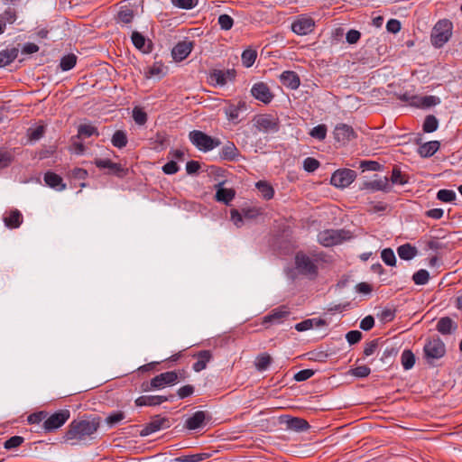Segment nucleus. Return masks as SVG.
I'll return each mask as SVG.
<instances>
[{"instance_id":"f3484780","label":"nucleus","mask_w":462,"mask_h":462,"mask_svg":"<svg viewBox=\"0 0 462 462\" xmlns=\"http://www.w3.org/2000/svg\"><path fill=\"white\" fill-rule=\"evenodd\" d=\"M94 164L98 169H107V173L113 174L117 177H124L126 174V171L122 167L121 164L113 162L109 159H96Z\"/></svg>"},{"instance_id":"aec40b11","label":"nucleus","mask_w":462,"mask_h":462,"mask_svg":"<svg viewBox=\"0 0 462 462\" xmlns=\"http://www.w3.org/2000/svg\"><path fill=\"white\" fill-rule=\"evenodd\" d=\"M285 307L274 309L268 315L264 316L262 324L268 328L271 325L281 324L285 317L289 315Z\"/></svg>"},{"instance_id":"393cba45","label":"nucleus","mask_w":462,"mask_h":462,"mask_svg":"<svg viewBox=\"0 0 462 462\" xmlns=\"http://www.w3.org/2000/svg\"><path fill=\"white\" fill-rule=\"evenodd\" d=\"M205 419L206 412L203 411H198L186 419L185 428L189 430H198L203 426Z\"/></svg>"},{"instance_id":"774afa93","label":"nucleus","mask_w":462,"mask_h":462,"mask_svg":"<svg viewBox=\"0 0 462 462\" xmlns=\"http://www.w3.org/2000/svg\"><path fill=\"white\" fill-rule=\"evenodd\" d=\"M346 338L350 345H354L361 340L362 333L359 330H351L346 333Z\"/></svg>"},{"instance_id":"9d476101","label":"nucleus","mask_w":462,"mask_h":462,"mask_svg":"<svg viewBox=\"0 0 462 462\" xmlns=\"http://www.w3.org/2000/svg\"><path fill=\"white\" fill-rule=\"evenodd\" d=\"M226 106L223 110L228 121L238 124L240 122V115L247 110V104L244 100H238L236 103L226 100Z\"/></svg>"},{"instance_id":"0e129e2a","label":"nucleus","mask_w":462,"mask_h":462,"mask_svg":"<svg viewBox=\"0 0 462 462\" xmlns=\"http://www.w3.org/2000/svg\"><path fill=\"white\" fill-rule=\"evenodd\" d=\"M381 164L375 161H362L360 162V168L364 171H377L381 169Z\"/></svg>"},{"instance_id":"864d4df0","label":"nucleus","mask_w":462,"mask_h":462,"mask_svg":"<svg viewBox=\"0 0 462 462\" xmlns=\"http://www.w3.org/2000/svg\"><path fill=\"white\" fill-rule=\"evenodd\" d=\"M24 441V439L21 436H13L4 443V448L6 449H14L21 446Z\"/></svg>"},{"instance_id":"ea45409f","label":"nucleus","mask_w":462,"mask_h":462,"mask_svg":"<svg viewBox=\"0 0 462 462\" xmlns=\"http://www.w3.org/2000/svg\"><path fill=\"white\" fill-rule=\"evenodd\" d=\"M134 16V11L130 7L123 6L117 14V22L127 24L133 21Z\"/></svg>"},{"instance_id":"a18cd8bd","label":"nucleus","mask_w":462,"mask_h":462,"mask_svg":"<svg viewBox=\"0 0 462 462\" xmlns=\"http://www.w3.org/2000/svg\"><path fill=\"white\" fill-rule=\"evenodd\" d=\"M125 418V412L118 411L111 412L106 418V423L109 428H113L119 422H121Z\"/></svg>"},{"instance_id":"39448f33","label":"nucleus","mask_w":462,"mask_h":462,"mask_svg":"<svg viewBox=\"0 0 462 462\" xmlns=\"http://www.w3.org/2000/svg\"><path fill=\"white\" fill-rule=\"evenodd\" d=\"M178 378L175 371H168L154 376L149 383H143L142 387L143 391L162 389L168 385H174Z\"/></svg>"},{"instance_id":"9b49d317","label":"nucleus","mask_w":462,"mask_h":462,"mask_svg":"<svg viewBox=\"0 0 462 462\" xmlns=\"http://www.w3.org/2000/svg\"><path fill=\"white\" fill-rule=\"evenodd\" d=\"M356 178V172L350 169H340L336 171L330 179V183L336 188L344 189L348 187Z\"/></svg>"},{"instance_id":"b1692460","label":"nucleus","mask_w":462,"mask_h":462,"mask_svg":"<svg viewBox=\"0 0 462 462\" xmlns=\"http://www.w3.org/2000/svg\"><path fill=\"white\" fill-rule=\"evenodd\" d=\"M282 84L291 89H297L300 87V80L298 74L292 70H285L280 76Z\"/></svg>"},{"instance_id":"de8ad7c7","label":"nucleus","mask_w":462,"mask_h":462,"mask_svg":"<svg viewBox=\"0 0 462 462\" xmlns=\"http://www.w3.org/2000/svg\"><path fill=\"white\" fill-rule=\"evenodd\" d=\"M429 279H430L429 272L426 271L425 269H420V270L417 271L412 276V281L417 285L426 284L429 282Z\"/></svg>"},{"instance_id":"a19ab883","label":"nucleus","mask_w":462,"mask_h":462,"mask_svg":"<svg viewBox=\"0 0 462 462\" xmlns=\"http://www.w3.org/2000/svg\"><path fill=\"white\" fill-rule=\"evenodd\" d=\"M256 58H257L256 51L252 50V49L245 50L241 56L242 64L245 68H250L254 63Z\"/></svg>"},{"instance_id":"0eeeda50","label":"nucleus","mask_w":462,"mask_h":462,"mask_svg":"<svg viewBox=\"0 0 462 462\" xmlns=\"http://www.w3.org/2000/svg\"><path fill=\"white\" fill-rule=\"evenodd\" d=\"M295 267L300 273L311 279L318 274V267L314 261L302 252H299L295 255Z\"/></svg>"},{"instance_id":"2f4dec72","label":"nucleus","mask_w":462,"mask_h":462,"mask_svg":"<svg viewBox=\"0 0 462 462\" xmlns=\"http://www.w3.org/2000/svg\"><path fill=\"white\" fill-rule=\"evenodd\" d=\"M18 49H5L0 51V68L11 64L18 56Z\"/></svg>"},{"instance_id":"680f3d73","label":"nucleus","mask_w":462,"mask_h":462,"mask_svg":"<svg viewBox=\"0 0 462 462\" xmlns=\"http://www.w3.org/2000/svg\"><path fill=\"white\" fill-rule=\"evenodd\" d=\"M391 180L393 184H401L403 185L407 183V180L404 175H402V171L394 168L392 171Z\"/></svg>"},{"instance_id":"bb28decb","label":"nucleus","mask_w":462,"mask_h":462,"mask_svg":"<svg viewBox=\"0 0 462 462\" xmlns=\"http://www.w3.org/2000/svg\"><path fill=\"white\" fill-rule=\"evenodd\" d=\"M197 361L193 364L192 368L195 372L199 373L207 367L208 363L212 358V354L209 350H201L197 356Z\"/></svg>"},{"instance_id":"423d86ee","label":"nucleus","mask_w":462,"mask_h":462,"mask_svg":"<svg viewBox=\"0 0 462 462\" xmlns=\"http://www.w3.org/2000/svg\"><path fill=\"white\" fill-rule=\"evenodd\" d=\"M254 125L259 132L264 134L276 133L280 128V121L273 115L263 114L254 118Z\"/></svg>"},{"instance_id":"1a4fd4ad","label":"nucleus","mask_w":462,"mask_h":462,"mask_svg":"<svg viewBox=\"0 0 462 462\" xmlns=\"http://www.w3.org/2000/svg\"><path fill=\"white\" fill-rule=\"evenodd\" d=\"M69 417L70 412L69 410H60L46 417L42 428L46 432H51L64 425Z\"/></svg>"},{"instance_id":"f704fd0d","label":"nucleus","mask_w":462,"mask_h":462,"mask_svg":"<svg viewBox=\"0 0 462 462\" xmlns=\"http://www.w3.org/2000/svg\"><path fill=\"white\" fill-rule=\"evenodd\" d=\"M255 187L264 199L269 200L273 198L274 189L267 181L259 180L256 182Z\"/></svg>"},{"instance_id":"ddd939ff","label":"nucleus","mask_w":462,"mask_h":462,"mask_svg":"<svg viewBox=\"0 0 462 462\" xmlns=\"http://www.w3.org/2000/svg\"><path fill=\"white\" fill-rule=\"evenodd\" d=\"M171 427L170 420L161 415L154 416L148 423L142 429L141 436H148L154 432L160 431Z\"/></svg>"},{"instance_id":"e2e57ef3","label":"nucleus","mask_w":462,"mask_h":462,"mask_svg":"<svg viewBox=\"0 0 462 462\" xmlns=\"http://www.w3.org/2000/svg\"><path fill=\"white\" fill-rule=\"evenodd\" d=\"M314 374V371L311 369H303L297 372L293 378L297 382H303L310 379Z\"/></svg>"},{"instance_id":"69168bd1","label":"nucleus","mask_w":462,"mask_h":462,"mask_svg":"<svg viewBox=\"0 0 462 462\" xmlns=\"http://www.w3.org/2000/svg\"><path fill=\"white\" fill-rule=\"evenodd\" d=\"M444 247L445 245L437 238H430L425 243V250L438 251Z\"/></svg>"},{"instance_id":"c756f323","label":"nucleus","mask_w":462,"mask_h":462,"mask_svg":"<svg viewBox=\"0 0 462 462\" xmlns=\"http://www.w3.org/2000/svg\"><path fill=\"white\" fill-rule=\"evenodd\" d=\"M439 147L440 143L439 141H430L419 146L418 153L423 158H428L437 152Z\"/></svg>"},{"instance_id":"f8f14e48","label":"nucleus","mask_w":462,"mask_h":462,"mask_svg":"<svg viewBox=\"0 0 462 462\" xmlns=\"http://www.w3.org/2000/svg\"><path fill=\"white\" fill-rule=\"evenodd\" d=\"M333 135L335 141L343 145L348 143L357 137L354 128L351 125L344 123L337 124L335 126Z\"/></svg>"},{"instance_id":"603ef678","label":"nucleus","mask_w":462,"mask_h":462,"mask_svg":"<svg viewBox=\"0 0 462 462\" xmlns=\"http://www.w3.org/2000/svg\"><path fill=\"white\" fill-rule=\"evenodd\" d=\"M45 132V128L43 125H38L34 128L28 129V137L30 141H38L40 140Z\"/></svg>"},{"instance_id":"4c0bfd02","label":"nucleus","mask_w":462,"mask_h":462,"mask_svg":"<svg viewBox=\"0 0 462 462\" xmlns=\"http://www.w3.org/2000/svg\"><path fill=\"white\" fill-rule=\"evenodd\" d=\"M271 363H272L271 356L267 353H263L256 356L255 361H254V366L257 371L263 372V371H265L269 367Z\"/></svg>"},{"instance_id":"6ab92c4d","label":"nucleus","mask_w":462,"mask_h":462,"mask_svg":"<svg viewBox=\"0 0 462 462\" xmlns=\"http://www.w3.org/2000/svg\"><path fill=\"white\" fill-rule=\"evenodd\" d=\"M174 399L173 394L169 396L164 395H142L135 400L136 406H157L162 402L172 401Z\"/></svg>"},{"instance_id":"4be33fe9","label":"nucleus","mask_w":462,"mask_h":462,"mask_svg":"<svg viewBox=\"0 0 462 462\" xmlns=\"http://www.w3.org/2000/svg\"><path fill=\"white\" fill-rule=\"evenodd\" d=\"M23 217L18 209L6 211L3 216L5 226L9 229L18 228L23 223Z\"/></svg>"},{"instance_id":"bf43d9fd","label":"nucleus","mask_w":462,"mask_h":462,"mask_svg":"<svg viewBox=\"0 0 462 462\" xmlns=\"http://www.w3.org/2000/svg\"><path fill=\"white\" fill-rule=\"evenodd\" d=\"M319 167V162L312 157H307L303 162V168L308 172H312Z\"/></svg>"},{"instance_id":"cd10ccee","label":"nucleus","mask_w":462,"mask_h":462,"mask_svg":"<svg viewBox=\"0 0 462 462\" xmlns=\"http://www.w3.org/2000/svg\"><path fill=\"white\" fill-rule=\"evenodd\" d=\"M221 183L218 184L215 198L218 202H223L226 205H228L235 198L236 191L233 189H226L221 187Z\"/></svg>"},{"instance_id":"a211bd4d","label":"nucleus","mask_w":462,"mask_h":462,"mask_svg":"<svg viewBox=\"0 0 462 462\" xmlns=\"http://www.w3.org/2000/svg\"><path fill=\"white\" fill-rule=\"evenodd\" d=\"M251 94L255 99L264 104L271 103L273 98L269 87L263 82L255 83L251 88Z\"/></svg>"},{"instance_id":"4d7b16f0","label":"nucleus","mask_w":462,"mask_h":462,"mask_svg":"<svg viewBox=\"0 0 462 462\" xmlns=\"http://www.w3.org/2000/svg\"><path fill=\"white\" fill-rule=\"evenodd\" d=\"M171 3L179 8L189 10L197 5L198 0H171Z\"/></svg>"},{"instance_id":"6e6552de","label":"nucleus","mask_w":462,"mask_h":462,"mask_svg":"<svg viewBox=\"0 0 462 462\" xmlns=\"http://www.w3.org/2000/svg\"><path fill=\"white\" fill-rule=\"evenodd\" d=\"M315 21L308 14H300L295 17L291 24V31L300 36L311 33L315 29Z\"/></svg>"},{"instance_id":"58836bf2","label":"nucleus","mask_w":462,"mask_h":462,"mask_svg":"<svg viewBox=\"0 0 462 462\" xmlns=\"http://www.w3.org/2000/svg\"><path fill=\"white\" fill-rule=\"evenodd\" d=\"M77 56L73 53L67 54L60 59V68L62 71L73 69L77 64Z\"/></svg>"},{"instance_id":"09e8293b","label":"nucleus","mask_w":462,"mask_h":462,"mask_svg":"<svg viewBox=\"0 0 462 462\" xmlns=\"http://www.w3.org/2000/svg\"><path fill=\"white\" fill-rule=\"evenodd\" d=\"M16 20V12L14 9L8 7L3 14H0V22L5 23H14Z\"/></svg>"},{"instance_id":"49530a36","label":"nucleus","mask_w":462,"mask_h":462,"mask_svg":"<svg viewBox=\"0 0 462 462\" xmlns=\"http://www.w3.org/2000/svg\"><path fill=\"white\" fill-rule=\"evenodd\" d=\"M456 192L452 189H439L437 193V199L442 202H452L456 199Z\"/></svg>"},{"instance_id":"c85d7f7f","label":"nucleus","mask_w":462,"mask_h":462,"mask_svg":"<svg viewBox=\"0 0 462 462\" xmlns=\"http://www.w3.org/2000/svg\"><path fill=\"white\" fill-rule=\"evenodd\" d=\"M364 186L365 189L373 191L382 190L387 192L390 190V184L387 177L365 182Z\"/></svg>"},{"instance_id":"7c9ffc66","label":"nucleus","mask_w":462,"mask_h":462,"mask_svg":"<svg viewBox=\"0 0 462 462\" xmlns=\"http://www.w3.org/2000/svg\"><path fill=\"white\" fill-rule=\"evenodd\" d=\"M397 254L401 259L409 261L417 255L418 251L415 246H412L411 244L407 243L400 245L397 248Z\"/></svg>"},{"instance_id":"e433bc0d","label":"nucleus","mask_w":462,"mask_h":462,"mask_svg":"<svg viewBox=\"0 0 462 462\" xmlns=\"http://www.w3.org/2000/svg\"><path fill=\"white\" fill-rule=\"evenodd\" d=\"M97 128L90 124L80 125L78 128L77 138H88L92 135H98Z\"/></svg>"},{"instance_id":"8fccbe9b","label":"nucleus","mask_w":462,"mask_h":462,"mask_svg":"<svg viewBox=\"0 0 462 462\" xmlns=\"http://www.w3.org/2000/svg\"><path fill=\"white\" fill-rule=\"evenodd\" d=\"M327 126L322 124L313 127L310 130V134L317 140L323 141L327 136Z\"/></svg>"},{"instance_id":"c03bdc74","label":"nucleus","mask_w":462,"mask_h":462,"mask_svg":"<svg viewBox=\"0 0 462 462\" xmlns=\"http://www.w3.org/2000/svg\"><path fill=\"white\" fill-rule=\"evenodd\" d=\"M439 122L436 116L430 115L427 116L423 122V131L425 133H433L438 129Z\"/></svg>"},{"instance_id":"473e14b6","label":"nucleus","mask_w":462,"mask_h":462,"mask_svg":"<svg viewBox=\"0 0 462 462\" xmlns=\"http://www.w3.org/2000/svg\"><path fill=\"white\" fill-rule=\"evenodd\" d=\"M456 328L457 326L449 317L441 318L437 323V330L443 335L450 334Z\"/></svg>"},{"instance_id":"c9c22d12","label":"nucleus","mask_w":462,"mask_h":462,"mask_svg":"<svg viewBox=\"0 0 462 462\" xmlns=\"http://www.w3.org/2000/svg\"><path fill=\"white\" fill-rule=\"evenodd\" d=\"M132 42L134 47L144 53L150 52V47L146 46V39L138 32H134L132 34Z\"/></svg>"},{"instance_id":"412c9836","label":"nucleus","mask_w":462,"mask_h":462,"mask_svg":"<svg viewBox=\"0 0 462 462\" xmlns=\"http://www.w3.org/2000/svg\"><path fill=\"white\" fill-rule=\"evenodd\" d=\"M193 49V42L189 41H182L178 42L171 51L172 58L177 61L185 60Z\"/></svg>"},{"instance_id":"7ed1b4c3","label":"nucleus","mask_w":462,"mask_h":462,"mask_svg":"<svg viewBox=\"0 0 462 462\" xmlns=\"http://www.w3.org/2000/svg\"><path fill=\"white\" fill-rule=\"evenodd\" d=\"M352 236L351 232L345 229H325L318 234V241L321 245L330 247L350 240Z\"/></svg>"},{"instance_id":"72a5a7b5","label":"nucleus","mask_w":462,"mask_h":462,"mask_svg":"<svg viewBox=\"0 0 462 462\" xmlns=\"http://www.w3.org/2000/svg\"><path fill=\"white\" fill-rule=\"evenodd\" d=\"M211 455L209 453L202 452L190 455H183L174 459L176 462H200L209 458Z\"/></svg>"},{"instance_id":"5fc2aeb1","label":"nucleus","mask_w":462,"mask_h":462,"mask_svg":"<svg viewBox=\"0 0 462 462\" xmlns=\"http://www.w3.org/2000/svg\"><path fill=\"white\" fill-rule=\"evenodd\" d=\"M133 118L137 125H143L147 121V114L140 107L133 109Z\"/></svg>"},{"instance_id":"20e7f679","label":"nucleus","mask_w":462,"mask_h":462,"mask_svg":"<svg viewBox=\"0 0 462 462\" xmlns=\"http://www.w3.org/2000/svg\"><path fill=\"white\" fill-rule=\"evenodd\" d=\"M189 138L191 143L202 152H209L221 144L219 139L213 138L199 130L189 132Z\"/></svg>"},{"instance_id":"13d9d810","label":"nucleus","mask_w":462,"mask_h":462,"mask_svg":"<svg viewBox=\"0 0 462 462\" xmlns=\"http://www.w3.org/2000/svg\"><path fill=\"white\" fill-rule=\"evenodd\" d=\"M289 426L297 430H304L309 428V423L303 419L293 418L290 420Z\"/></svg>"},{"instance_id":"3c124183","label":"nucleus","mask_w":462,"mask_h":462,"mask_svg":"<svg viewBox=\"0 0 462 462\" xmlns=\"http://www.w3.org/2000/svg\"><path fill=\"white\" fill-rule=\"evenodd\" d=\"M382 260L389 266H394L396 263V257L391 248H385L381 253Z\"/></svg>"},{"instance_id":"4468645a","label":"nucleus","mask_w":462,"mask_h":462,"mask_svg":"<svg viewBox=\"0 0 462 462\" xmlns=\"http://www.w3.org/2000/svg\"><path fill=\"white\" fill-rule=\"evenodd\" d=\"M209 81L214 86H225L236 79L235 69H214L209 74Z\"/></svg>"},{"instance_id":"338daca9","label":"nucleus","mask_w":462,"mask_h":462,"mask_svg":"<svg viewBox=\"0 0 462 462\" xmlns=\"http://www.w3.org/2000/svg\"><path fill=\"white\" fill-rule=\"evenodd\" d=\"M194 386L191 384H186L184 386H181L177 394L180 399H185L194 393Z\"/></svg>"},{"instance_id":"052dcab7","label":"nucleus","mask_w":462,"mask_h":462,"mask_svg":"<svg viewBox=\"0 0 462 462\" xmlns=\"http://www.w3.org/2000/svg\"><path fill=\"white\" fill-rule=\"evenodd\" d=\"M371 373V369L366 365H359L352 369V375L358 378L367 377Z\"/></svg>"},{"instance_id":"37998d69","label":"nucleus","mask_w":462,"mask_h":462,"mask_svg":"<svg viewBox=\"0 0 462 462\" xmlns=\"http://www.w3.org/2000/svg\"><path fill=\"white\" fill-rule=\"evenodd\" d=\"M112 144L116 148H124L127 144V137L124 131L117 130L111 139Z\"/></svg>"},{"instance_id":"a878e982","label":"nucleus","mask_w":462,"mask_h":462,"mask_svg":"<svg viewBox=\"0 0 462 462\" xmlns=\"http://www.w3.org/2000/svg\"><path fill=\"white\" fill-rule=\"evenodd\" d=\"M219 156L222 160L234 162L239 157V151L234 143L228 142L222 147Z\"/></svg>"},{"instance_id":"2eb2a0df","label":"nucleus","mask_w":462,"mask_h":462,"mask_svg":"<svg viewBox=\"0 0 462 462\" xmlns=\"http://www.w3.org/2000/svg\"><path fill=\"white\" fill-rule=\"evenodd\" d=\"M445 345L439 338H432L424 346L425 356L429 358H440L445 355Z\"/></svg>"},{"instance_id":"dca6fc26","label":"nucleus","mask_w":462,"mask_h":462,"mask_svg":"<svg viewBox=\"0 0 462 462\" xmlns=\"http://www.w3.org/2000/svg\"><path fill=\"white\" fill-rule=\"evenodd\" d=\"M402 99L404 101H410L411 105L421 107V108H428L434 106L438 104H439L440 100L438 97L435 96H423V97H418V96H412L411 98L407 94H404L402 97Z\"/></svg>"},{"instance_id":"5701e85b","label":"nucleus","mask_w":462,"mask_h":462,"mask_svg":"<svg viewBox=\"0 0 462 462\" xmlns=\"http://www.w3.org/2000/svg\"><path fill=\"white\" fill-rule=\"evenodd\" d=\"M43 179L45 184L55 190L61 191L66 189L62 178L53 171L45 172Z\"/></svg>"},{"instance_id":"f03ea898","label":"nucleus","mask_w":462,"mask_h":462,"mask_svg":"<svg viewBox=\"0 0 462 462\" xmlns=\"http://www.w3.org/2000/svg\"><path fill=\"white\" fill-rule=\"evenodd\" d=\"M453 23L448 19L439 20L433 27L430 42L436 48H441L452 36Z\"/></svg>"},{"instance_id":"79ce46f5","label":"nucleus","mask_w":462,"mask_h":462,"mask_svg":"<svg viewBox=\"0 0 462 462\" xmlns=\"http://www.w3.org/2000/svg\"><path fill=\"white\" fill-rule=\"evenodd\" d=\"M401 361L402 367L405 370H409L412 368L415 364V356L411 350L405 349L402 353Z\"/></svg>"},{"instance_id":"6e6d98bb","label":"nucleus","mask_w":462,"mask_h":462,"mask_svg":"<svg viewBox=\"0 0 462 462\" xmlns=\"http://www.w3.org/2000/svg\"><path fill=\"white\" fill-rule=\"evenodd\" d=\"M218 24L222 30L227 31L233 27L234 20L228 14H221L218 17Z\"/></svg>"},{"instance_id":"f257e3e1","label":"nucleus","mask_w":462,"mask_h":462,"mask_svg":"<svg viewBox=\"0 0 462 462\" xmlns=\"http://www.w3.org/2000/svg\"><path fill=\"white\" fill-rule=\"evenodd\" d=\"M100 426V418L93 417L84 420H74L65 433L66 440H84L94 434Z\"/></svg>"}]
</instances>
